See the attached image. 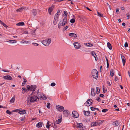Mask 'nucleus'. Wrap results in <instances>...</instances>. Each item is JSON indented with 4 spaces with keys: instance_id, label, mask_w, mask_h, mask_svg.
<instances>
[{
    "instance_id": "nucleus-1",
    "label": "nucleus",
    "mask_w": 130,
    "mask_h": 130,
    "mask_svg": "<svg viewBox=\"0 0 130 130\" xmlns=\"http://www.w3.org/2000/svg\"><path fill=\"white\" fill-rule=\"evenodd\" d=\"M92 75L94 78L97 79L98 77V71L95 69L93 70L92 71Z\"/></svg>"
},
{
    "instance_id": "nucleus-2",
    "label": "nucleus",
    "mask_w": 130,
    "mask_h": 130,
    "mask_svg": "<svg viewBox=\"0 0 130 130\" xmlns=\"http://www.w3.org/2000/svg\"><path fill=\"white\" fill-rule=\"evenodd\" d=\"M37 86L36 85H31L30 86L29 85H28L27 86V89L28 91L30 90L31 91L35 90Z\"/></svg>"
},
{
    "instance_id": "nucleus-3",
    "label": "nucleus",
    "mask_w": 130,
    "mask_h": 130,
    "mask_svg": "<svg viewBox=\"0 0 130 130\" xmlns=\"http://www.w3.org/2000/svg\"><path fill=\"white\" fill-rule=\"evenodd\" d=\"M38 99L39 100V99L37 96L33 95L30 97L29 100L30 102H36L37 101V100Z\"/></svg>"
},
{
    "instance_id": "nucleus-4",
    "label": "nucleus",
    "mask_w": 130,
    "mask_h": 130,
    "mask_svg": "<svg viewBox=\"0 0 130 130\" xmlns=\"http://www.w3.org/2000/svg\"><path fill=\"white\" fill-rule=\"evenodd\" d=\"M72 116L74 118H77L78 117L79 114L76 111H75L72 112Z\"/></svg>"
},
{
    "instance_id": "nucleus-5",
    "label": "nucleus",
    "mask_w": 130,
    "mask_h": 130,
    "mask_svg": "<svg viewBox=\"0 0 130 130\" xmlns=\"http://www.w3.org/2000/svg\"><path fill=\"white\" fill-rule=\"evenodd\" d=\"M3 78L7 80H11L13 79L12 77L10 75H6L4 76Z\"/></svg>"
},
{
    "instance_id": "nucleus-6",
    "label": "nucleus",
    "mask_w": 130,
    "mask_h": 130,
    "mask_svg": "<svg viewBox=\"0 0 130 130\" xmlns=\"http://www.w3.org/2000/svg\"><path fill=\"white\" fill-rule=\"evenodd\" d=\"M73 45L75 48L76 49L79 48L81 47L80 44L78 42H74L73 43Z\"/></svg>"
},
{
    "instance_id": "nucleus-7",
    "label": "nucleus",
    "mask_w": 130,
    "mask_h": 130,
    "mask_svg": "<svg viewBox=\"0 0 130 130\" xmlns=\"http://www.w3.org/2000/svg\"><path fill=\"white\" fill-rule=\"evenodd\" d=\"M56 108L59 111H62L64 109V107L62 106L58 105L57 106H56Z\"/></svg>"
},
{
    "instance_id": "nucleus-8",
    "label": "nucleus",
    "mask_w": 130,
    "mask_h": 130,
    "mask_svg": "<svg viewBox=\"0 0 130 130\" xmlns=\"http://www.w3.org/2000/svg\"><path fill=\"white\" fill-rule=\"evenodd\" d=\"M54 7V5H52L51 7H49L48 9V12L49 14H51V12L53 10V8Z\"/></svg>"
},
{
    "instance_id": "nucleus-9",
    "label": "nucleus",
    "mask_w": 130,
    "mask_h": 130,
    "mask_svg": "<svg viewBox=\"0 0 130 130\" xmlns=\"http://www.w3.org/2000/svg\"><path fill=\"white\" fill-rule=\"evenodd\" d=\"M95 95V91L94 90V88H92L91 89V95L93 96H94Z\"/></svg>"
},
{
    "instance_id": "nucleus-10",
    "label": "nucleus",
    "mask_w": 130,
    "mask_h": 130,
    "mask_svg": "<svg viewBox=\"0 0 130 130\" xmlns=\"http://www.w3.org/2000/svg\"><path fill=\"white\" fill-rule=\"evenodd\" d=\"M121 59L122 60V62L123 63V65L124 66L125 62H126V59L124 56L122 55L121 54Z\"/></svg>"
},
{
    "instance_id": "nucleus-11",
    "label": "nucleus",
    "mask_w": 130,
    "mask_h": 130,
    "mask_svg": "<svg viewBox=\"0 0 130 130\" xmlns=\"http://www.w3.org/2000/svg\"><path fill=\"white\" fill-rule=\"evenodd\" d=\"M63 113L65 116H68L69 114V112L68 110H65L63 111Z\"/></svg>"
},
{
    "instance_id": "nucleus-12",
    "label": "nucleus",
    "mask_w": 130,
    "mask_h": 130,
    "mask_svg": "<svg viewBox=\"0 0 130 130\" xmlns=\"http://www.w3.org/2000/svg\"><path fill=\"white\" fill-rule=\"evenodd\" d=\"M18 113L20 114H26V110H20L18 112Z\"/></svg>"
},
{
    "instance_id": "nucleus-13",
    "label": "nucleus",
    "mask_w": 130,
    "mask_h": 130,
    "mask_svg": "<svg viewBox=\"0 0 130 130\" xmlns=\"http://www.w3.org/2000/svg\"><path fill=\"white\" fill-rule=\"evenodd\" d=\"M69 35L70 36H71L74 38H76L77 37L76 35V34L73 33H69Z\"/></svg>"
},
{
    "instance_id": "nucleus-14",
    "label": "nucleus",
    "mask_w": 130,
    "mask_h": 130,
    "mask_svg": "<svg viewBox=\"0 0 130 130\" xmlns=\"http://www.w3.org/2000/svg\"><path fill=\"white\" fill-rule=\"evenodd\" d=\"M42 42L45 46H47L48 45L46 40H43L42 41Z\"/></svg>"
},
{
    "instance_id": "nucleus-15",
    "label": "nucleus",
    "mask_w": 130,
    "mask_h": 130,
    "mask_svg": "<svg viewBox=\"0 0 130 130\" xmlns=\"http://www.w3.org/2000/svg\"><path fill=\"white\" fill-rule=\"evenodd\" d=\"M92 103H89V101L88 100L87 101L84 103V104L85 105L87 106H90L92 104Z\"/></svg>"
},
{
    "instance_id": "nucleus-16",
    "label": "nucleus",
    "mask_w": 130,
    "mask_h": 130,
    "mask_svg": "<svg viewBox=\"0 0 130 130\" xmlns=\"http://www.w3.org/2000/svg\"><path fill=\"white\" fill-rule=\"evenodd\" d=\"M83 112L84 115L86 116H88L89 114L90 113V112L89 111H86L84 110Z\"/></svg>"
},
{
    "instance_id": "nucleus-17",
    "label": "nucleus",
    "mask_w": 130,
    "mask_h": 130,
    "mask_svg": "<svg viewBox=\"0 0 130 130\" xmlns=\"http://www.w3.org/2000/svg\"><path fill=\"white\" fill-rule=\"evenodd\" d=\"M104 121L103 120H99L97 122H96L97 123V124L98 125L100 126V124L102 123Z\"/></svg>"
},
{
    "instance_id": "nucleus-18",
    "label": "nucleus",
    "mask_w": 130,
    "mask_h": 130,
    "mask_svg": "<svg viewBox=\"0 0 130 130\" xmlns=\"http://www.w3.org/2000/svg\"><path fill=\"white\" fill-rule=\"evenodd\" d=\"M91 126H98L96 122H92L91 123Z\"/></svg>"
},
{
    "instance_id": "nucleus-19",
    "label": "nucleus",
    "mask_w": 130,
    "mask_h": 130,
    "mask_svg": "<svg viewBox=\"0 0 130 130\" xmlns=\"http://www.w3.org/2000/svg\"><path fill=\"white\" fill-rule=\"evenodd\" d=\"M50 122L49 121H48L47 123V124L46 125V127L49 129V128H50V127L51 126L50 123Z\"/></svg>"
},
{
    "instance_id": "nucleus-20",
    "label": "nucleus",
    "mask_w": 130,
    "mask_h": 130,
    "mask_svg": "<svg viewBox=\"0 0 130 130\" xmlns=\"http://www.w3.org/2000/svg\"><path fill=\"white\" fill-rule=\"evenodd\" d=\"M60 10L59 9L58 10L57 12L55 14V17L56 18H58L59 16V15L58 14L60 12Z\"/></svg>"
},
{
    "instance_id": "nucleus-21",
    "label": "nucleus",
    "mask_w": 130,
    "mask_h": 130,
    "mask_svg": "<svg viewBox=\"0 0 130 130\" xmlns=\"http://www.w3.org/2000/svg\"><path fill=\"white\" fill-rule=\"evenodd\" d=\"M33 15L35 16L37 14V12L36 9H33L32 11Z\"/></svg>"
},
{
    "instance_id": "nucleus-22",
    "label": "nucleus",
    "mask_w": 130,
    "mask_h": 130,
    "mask_svg": "<svg viewBox=\"0 0 130 130\" xmlns=\"http://www.w3.org/2000/svg\"><path fill=\"white\" fill-rule=\"evenodd\" d=\"M62 118L58 119L57 120H56L55 121V123L57 124H59L62 121Z\"/></svg>"
},
{
    "instance_id": "nucleus-23",
    "label": "nucleus",
    "mask_w": 130,
    "mask_h": 130,
    "mask_svg": "<svg viewBox=\"0 0 130 130\" xmlns=\"http://www.w3.org/2000/svg\"><path fill=\"white\" fill-rule=\"evenodd\" d=\"M107 46L108 48L110 50L112 49V47L110 43L108 42L107 43Z\"/></svg>"
},
{
    "instance_id": "nucleus-24",
    "label": "nucleus",
    "mask_w": 130,
    "mask_h": 130,
    "mask_svg": "<svg viewBox=\"0 0 130 130\" xmlns=\"http://www.w3.org/2000/svg\"><path fill=\"white\" fill-rule=\"evenodd\" d=\"M42 125V124L41 122H39L36 125V127L38 128L41 127Z\"/></svg>"
},
{
    "instance_id": "nucleus-25",
    "label": "nucleus",
    "mask_w": 130,
    "mask_h": 130,
    "mask_svg": "<svg viewBox=\"0 0 130 130\" xmlns=\"http://www.w3.org/2000/svg\"><path fill=\"white\" fill-rule=\"evenodd\" d=\"M25 24L23 22H19V23H17L16 25L18 26H23Z\"/></svg>"
},
{
    "instance_id": "nucleus-26",
    "label": "nucleus",
    "mask_w": 130,
    "mask_h": 130,
    "mask_svg": "<svg viewBox=\"0 0 130 130\" xmlns=\"http://www.w3.org/2000/svg\"><path fill=\"white\" fill-rule=\"evenodd\" d=\"M15 99V95L13 96L12 98L11 99L10 101V102L12 103H13L14 102Z\"/></svg>"
},
{
    "instance_id": "nucleus-27",
    "label": "nucleus",
    "mask_w": 130,
    "mask_h": 130,
    "mask_svg": "<svg viewBox=\"0 0 130 130\" xmlns=\"http://www.w3.org/2000/svg\"><path fill=\"white\" fill-rule=\"evenodd\" d=\"M23 79H24L23 82L22 83V86H24V85L26 84V83L27 82V80L25 78H23Z\"/></svg>"
},
{
    "instance_id": "nucleus-28",
    "label": "nucleus",
    "mask_w": 130,
    "mask_h": 130,
    "mask_svg": "<svg viewBox=\"0 0 130 130\" xmlns=\"http://www.w3.org/2000/svg\"><path fill=\"white\" fill-rule=\"evenodd\" d=\"M54 126L53 124H52V126L51 127H53V128L52 130H54V128H57V125H56V124H55V123H54Z\"/></svg>"
},
{
    "instance_id": "nucleus-29",
    "label": "nucleus",
    "mask_w": 130,
    "mask_h": 130,
    "mask_svg": "<svg viewBox=\"0 0 130 130\" xmlns=\"http://www.w3.org/2000/svg\"><path fill=\"white\" fill-rule=\"evenodd\" d=\"M105 58L106 59L107 61V68L108 69L109 68V66L108 61V60L107 57L106 56H105Z\"/></svg>"
},
{
    "instance_id": "nucleus-30",
    "label": "nucleus",
    "mask_w": 130,
    "mask_h": 130,
    "mask_svg": "<svg viewBox=\"0 0 130 130\" xmlns=\"http://www.w3.org/2000/svg\"><path fill=\"white\" fill-rule=\"evenodd\" d=\"M114 74V72L113 70L112 69H111L110 70V75L111 77H112L113 76Z\"/></svg>"
},
{
    "instance_id": "nucleus-31",
    "label": "nucleus",
    "mask_w": 130,
    "mask_h": 130,
    "mask_svg": "<svg viewBox=\"0 0 130 130\" xmlns=\"http://www.w3.org/2000/svg\"><path fill=\"white\" fill-rule=\"evenodd\" d=\"M56 19V18H54V20L53 23L54 25L56 24L57 23L58 20Z\"/></svg>"
},
{
    "instance_id": "nucleus-32",
    "label": "nucleus",
    "mask_w": 130,
    "mask_h": 130,
    "mask_svg": "<svg viewBox=\"0 0 130 130\" xmlns=\"http://www.w3.org/2000/svg\"><path fill=\"white\" fill-rule=\"evenodd\" d=\"M0 23L5 27L6 28H7L8 27L7 25L5 24L3 21H2Z\"/></svg>"
},
{
    "instance_id": "nucleus-33",
    "label": "nucleus",
    "mask_w": 130,
    "mask_h": 130,
    "mask_svg": "<svg viewBox=\"0 0 130 130\" xmlns=\"http://www.w3.org/2000/svg\"><path fill=\"white\" fill-rule=\"evenodd\" d=\"M47 42L48 45L50 44L51 42V39L50 38H49L47 40Z\"/></svg>"
},
{
    "instance_id": "nucleus-34",
    "label": "nucleus",
    "mask_w": 130,
    "mask_h": 130,
    "mask_svg": "<svg viewBox=\"0 0 130 130\" xmlns=\"http://www.w3.org/2000/svg\"><path fill=\"white\" fill-rule=\"evenodd\" d=\"M96 93L98 94L100 93V90L99 88L98 87H96Z\"/></svg>"
},
{
    "instance_id": "nucleus-35",
    "label": "nucleus",
    "mask_w": 130,
    "mask_h": 130,
    "mask_svg": "<svg viewBox=\"0 0 130 130\" xmlns=\"http://www.w3.org/2000/svg\"><path fill=\"white\" fill-rule=\"evenodd\" d=\"M113 124L116 126H118L119 125V123L117 121L113 122Z\"/></svg>"
},
{
    "instance_id": "nucleus-36",
    "label": "nucleus",
    "mask_w": 130,
    "mask_h": 130,
    "mask_svg": "<svg viewBox=\"0 0 130 130\" xmlns=\"http://www.w3.org/2000/svg\"><path fill=\"white\" fill-rule=\"evenodd\" d=\"M41 98L44 100L47 99V97L46 96L43 95V96H41V97L40 98V99H41Z\"/></svg>"
},
{
    "instance_id": "nucleus-37",
    "label": "nucleus",
    "mask_w": 130,
    "mask_h": 130,
    "mask_svg": "<svg viewBox=\"0 0 130 130\" xmlns=\"http://www.w3.org/2000/svg\"><path fill=\"white\" fill-rule=\"evenodd\" d=\"M83 125V124L82 123H77V127L80 128Z\"/></svg>"
},
{
    "instance_id": "nucleus-38",
    "label": "nucleus",
    "mask_w": 130,
    "mask_h": 130,
    "mask_svg": "<svg viewBox=\"0 0 130 130\" xmlns=\"http://www.w3.org/2000/svg\"><path fill=\"white\" fill-rule=\"evenodd\" d=\"M97 13H98V15L99 16H100L101 17H103V15L102 14H101L98 11H97Z\"/></svg>"
},
{
    "instance_id": "nucleus-39",
    "label": "nucleus",
    "mask_w": 130,
    "mask_h": 130,
    "mask_svg": "<svg viewBox=\"0 0 130 130\" xmlns=\"http://www.w3.org/2000/svg\"><path fill=\"white\" fill-rule=\"evenodd\" d=\"M24 9V8L23 7H21L19 9H17L16 11H17L21 12L22 11V10Z\"/></svg>"
},
{
    "instance_id": "nucleus-40",
    "label": "nucleus",
    "mask_w": 130,
    "mask_h": 130,
    "mask_svg": "<svg viewBox=\"0 0 130 130\" xmlns=\"http://www.w3.org/2000/svg\"><path fill=\"white\" fill-rule=\"evenodd\" d=\"M75 20L73 19V18L71 20H70V22L71 23H75Z\"/></svg>"
},
{
    "instance_id": "nucleus-41",
    "label": "nucleus",
    "mask_w": 130,
    "mask_h": 130,
    "mask_svg": "<svg viewBox=\"0 0 130 130\" xmlns=\"http://www.w3.org/2000/svg\"><path fill=\"white\" fill-rule=\"evenodd\" d=\"M67 19L66 17H65L63 19L62 22H63L67 23Z\"/></svg>"
},
{
    "instance_id": "nucleus-42",
    "label": "nucleus",
    "mask_w": 130,
    "mask_h": 130,
    "mask_svg": "<svg viewBox=\"0 0 130 130\" xmlns=\"http://www.w3.org/2000/svg\"><path fill=\"white\" fill-rule=\"evenodd\" d=\"M91 55L93 56H96V55L95 54V52L94 51H92L91 52Z\"/></svg>"
},
{
    "instance_id": "nucleus-43",
    "label": "nucleus",
    "mask_w": 130,
    "mask_h": 130,
    "mask_svg": "<svg viewBox=\"0 0 130 130\" xmlns=\"http://www.w3.org/2000/svg\"><path fill=\"white\" fill-rule=\"evenodd\" d=\"M6 112L7 113L10 115L12 114V112L10 111L9 110H7L6 111Z\"/></svg>"
},
{
    "instance_id": "nucleus-44",
    "label": "nucleus",
    "mask_w": 130,
    "mask_h": 130,
    "mask_svg": "<svg viewBox=\"0 0 130 130\" xmlns=\"http://www.w3.org/2000/svg\"><path fill=\"white\" fill-rule=\"evenodd\" d=\"M29 42L27 41H24V40H22V41H21V43H23L27 44V43H29Z\"/></svg>"
},
{
    "instance_id": "nucleus-45",
    "label": "nucleus",
    "mask_w": 130,
    "mask_h": 130,
    "mask_svg": "<svg viewBox=\"0 0 130 130\" xmlns=\"http://www.w3.org/2000/svg\"><path fill=\"white\" fill-rule=\"evenodd\" d=\"M108 109H104L102 110V111L103 112H105L108 111Z\"/></svg>"
},
{
    "instance_id": "nucleus-46",
    "label": "nucleus",
    "mask_w": 130,
    "mask_h": 130,
    "mask_svg": "<svg viewBox=\"0 0 130 130\" xmlns=\"http://www.w3.org/2000/svg\"><path fill=\"white\" fill-rule=\"evenodd\" d=\"M64 17H66V18H67V15L68 14L67 12H66V11H64Z\"/></svg>"
},
{
    "instance_id": "nucleus-47",
    "label": "nucleus",
    "mask_w": 130,
    "mask_h": 130,
    "mask_svg": "<svg viewBox=\"0 0 130 130\" xmlns=\"http://www.w3.org/2000/svg\"><path fill=\"white\" fill-rule=\"evenodd\" d=\"M126 15L127 16V19H129L130 18V13L129 12L127 13Z\"/></svg>"
},
{
    "instance_id": "nucleus-48",
    "label": "nucleus",
    "mask_w": 130,
    "mask_h": 130,
    "mask_svg": "<svg viewBox=\"0 0 130 130\" xmlns=\"http://www.w3.org/2000/svg\"><path fill=\"white\" fill-rule=\"evenodd\" d=\"M69 26H66L65 27H64L63 29V31H64L66 30L68 27Z\"/></svg>"
},
{
    "instance_id": "nucleus-49",
    "label": "nucleus",
    "mask_w": 130,
    "mask_h": 130,
    "mask_svg": "<svg viewBox=\"0 0 130 130\" xmlns=\"http://www.w3.org/2000/svg\"><path fill=\"white\" fill-rule=\"evenodd\" d=\"M20 110V109H16L13 110L12 111L13 112H18Z\"/></svg>"
},
{
    "instance_id": "nucleus-50",
    "label": "nucleus",
    "mask_w": 130,
    "mask_h": 130,
    "mask_svg": "<svg viewBox=\"0 0 130 130\" xmlns=\"http://www.w3.org/2000/svg\"><path fill=\"white\" fill-rule=\"evenodd\" d=\"M47 104L46 107L48 109H49L50 108V106L51 104L49 103H48Z\"/></svg>"
},
{
    "instance_id": "nucleus-51",
    "label": "nucleus",
    "mask_w": 130,
    "mask_h": 130,
    "mask_svg": "<svg viewBox=\"0 0 130 130\" xmlns=\"http://www.w3.org/2000/svg\"><path fill=\"white\" fill-rule=\"evenodd\" d=\"M32 91V92L30 94L31 95H34L36 92V91L35 90Z\"/></svg>"
},
{
    "instance_id": "nucleus-52",
    "label": "nucleus",
    "mask_w": 130,
    "mask_h": 130,
    "mask_svg": "<svg viewBox=\"0 0 130 130\" xmlns=\"http://www.w3.org/2000/svg\"><path fill=\"white\" fill-rule=\"evenodd\" d=\"M32 44L33 45L35 46H37L39 45V44L36 43H33Z\"/></svg>"
},
{
    "instance_id": "nucleus-53",
    "label": "nucleus",
    "mask_w": 130,
    "mask_h": 130,
    "mask_svg": "<svg viewBox=\"0 0 130 130\" xmlns=\"http://www.w3.org/2000/svg\"><path fill=\"white\" fill-rule=\"evenodd\" d=\"M96 100L99 102L100 101H101V99L99 97H97Z\"/></svg>"
},
{
    "instance_id": "nucleus-54",
    "label": "nucleus",
    "mask_w": 130,
    "mask_h": 130,
    "mask_svg": "<svg viewBox=\"0 0 130 130\" xmlns=\"http://www.w3.org/2000/svg\"><path fill=\"white\" fill-rule=\"evenodd\" d=\"M56 84L54 83H52L51 84V86L52 87L54 86Z\"/></svg>"
},
{
    "instance_id": "nucleus-55",
    "label": "nucleus",
    "mask_w": 130,
    "mask_h": 130,
    "mask_svg": "<svg viewBox=\"0 0 130 130\" xmlns=\"http://www.w3.org/2000/svg\"><path fill=\"white\" fill-rule=\"evenodd\" d=\"M128 46V44L127 42H126L124 44V47H126Z\"/></svg>"
},
{
    "instance_id": "nucleus-56",
    "label": "nucleus",
    "mask_w": 130,
    "mask_h": 130,
    "mask_svg": "<svg viewBox=\"0 0 130 130\" xmlns=\"http://www.w3.org/2000/svg\"><path fill=\"white\" fill-rule=\"evenodd\" d=\"M17 42V41L15 40H11V43H16Z\"/></svg>"
},
{
    "instance_id": "nucleus-57",
    "label": "nucleus",
    "mask_w": 130,
    "mask_h": 130,
    "mask_svg": "<svg viewBox=\"0 0 130 130\" xmlns=\"http://www.w3.org/2000/svg\"><path fill=\"white\" fill-rule=\"evenodd\" d=\"M90 109L92 111H94L95 110V108L91 107H90Z\"/></svg>"
},
{
    "instance_id": "nucleus-58",
    "label": "nucleus",
    "mask_w": 130,
    "mask_h": 130,
    "mask_svg": "<svg viewBox=\"0 0 130 130\" xmlns=\"http://www.w3.org/2000/svg\"><path fill=\"white\" fill-rule=\"evenodd\" d=\"M67 24V23H65L64 22H62V23H61V26H64L65 25V24Z\"/></svg>"
},
{
    "instance_id": "nucleus-59",
    "label": "nucleus",
    "mask_w": 130,
    "mask_h": 130,
    "mask_svg": "<svg viewBox=\"0 0 130 130\" xmlns=\"http://www.w3.org/2000/svg\"><path fill=\"white\" fill-rule=\"evenodd\" d=\"M2 71H3L6 72H9V70H2Z\"/></svg>"
},
{
    "instance_id": "nucleus-60",
    "label": "nucleus",
    "mask_w": 130,
    "mask_h": 130,
    "mask_svg": "<svg viewBox=\"0 0 130 130\" xmlns=\"http://www.w3.org/2000/svg\"><path fill=\"white\" fill-rule=\"evenodd\" d=\"M22 89H23V90H24V91H26L27 90L24 87H23L22 88Z\"/></svg>"
},
{
    "instance_id": "nucleus-61",
    "label": "nucleus",
    "mask_w": 130,
    "mask_h": 130,
    "mask_svg": "<svg viewBox=\"0 0 130 130\" xmlns=\"http://www.w3.org/2000/svg\"><path fill=\"white\" fill-rule=\"evenodd\" d=\"M118 77H117V76H116L115 77V82H116L117 81V80L118 79Z\"/></svg>"
},
{
    "instance_id": "nucleus-62",
    "label": "nucleus",
    "mask_w": 130,
    "mask_h": 130,
    "mask_svg": "<svg viewBox=\"0 0 130 130\" xmlns=\"http://www.w3.org/2000/svg\"><path fill=\"white\" fill-rule=\"evenodd\" d=\"M89 102H90V103H92V99H89L88 100Z\"/></svg>"
},
{
    "instance_id": "nucleus-63",
    "label": "nucleus",
    "mask_w": 130,
    "mask_h": 130,
    "mask_svg": "<svg viewBox=\"0 0 130 130\" xmlns=\"http://www.w3.org/2000/svg\"><path fill=\"white\" fill-rule=\"evenodd\" d=\"M93 57L95 58V60L97 61L98 59V58L97 57V56L96 55V56H94Z\"/></svg>"
},
{
    "instance_id": "nucleus-64",
    "label": "nucleus",
    "mask_w": 130,
    "mask_h": 130,
    "mask_svg": "<svg viewBox=\"0 0 130 130\" xmlns=\"http://www.w3.org/2000/svg\"><path fill=\"white\" fill-rule=\"evenodd\" d=\"M25 119V117H22L21 118V121H24Z\"/></svg>"
}]
</instances>
